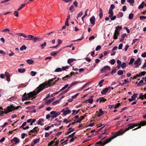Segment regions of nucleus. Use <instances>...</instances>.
<instances>
[{"label":"nucleus","mask_w":146,"mask_h":146,"mask_svg":"<svg viewBox=\"0 0 146 146\" xmlns=\"http://www.w3.org/2000/svg\"><path fill=\"white\" fill-rule=\"evenodd\" d=\"M100 102H105L107 100L106 99L104 98L103 97L100 98Z\"/></svg>","instance_id":"obj_29"},{"label":"nucleus","mask_w":146,"mask_h":146,"mask_svg":"<svg viewBox=\"0 0 146 146\" xmlns=\"http://www.w3.org/2000/svg\"><path fill=\"white\" fill-rule=\"evenodd\" d=\"M123 46V44H121V43L120 44L119 46V47L118 48V49H121L122 48Z\"/></svg>","instance_id":"obj_60"},{"label":"nucleus","mask_w":146,"mask_h":146,"mask_svg":"<svg viewBox=\"0 0 146 146\" xmlns=\"http://www.w3.org/2000/svg\"><path fill=\"white\" fill-rule=\"evenodd\" d=\"M54 142V141H51L48 144V146H50L53 144Z\"/></svg>","instance_id":"obj_50"},{"label":"nucleus","mask_w":146,"mask_h":146,"mask_svg":"<svg viewBox=\"0 0 146 146\" xmlns=\"http://www.w3.org/2000/svg\"><path fill=\"white\" fill-rule=\"evenodd\" d=\"M69 86L68 84H66L60 90V91H62L63 90H64L67 87H68Z\"/></svg>","instance_id":"obj_39"},{"label":"nucleus","mask_w":146,"mask_h":146,"mask_svg":"<svg viewBox=\"0 0 146 146\" xmlns=\"http://www.w3.org/2000/svg\"><path fill=\"white\" fill-rule=\"evenodd\" d=\"M27 124V122H25L23 123L22 124V125L20 126V128H22L23 127L25 126Z\"/></svg>","instance_id":"obj_57"},{"label":"nucleus","mask_w":146,"mask_h":146,"mask_svg":"<svg viewBox=\"0 0 146 146\" xmlns=\"http://www.w3.org/2000/svg\"><path fill=\"white\" fill-rule=\"evenodd\" d=\"M127 1L131 4H133L135 2L134 0H127Z\"/></svg>","instance_id":"obj_47"},{"label":"nucleus","mask_w":146,"mask_h":146,"mask_svg":"<svg viewBox=\"0 0 146 146\" xmlns=\"http://www.w3.org/2000/svg\"><path fill=\"white\" fill-rule=\"evenodd\" d=\"M99 111L100 112L99 113L98 115H97V116L98 117H99L102 116L104 114V112L102 111V110L101 108L99 109Z\"/></svg>","instance_id":"obj_16"},{"label":"nucleus","mask_w":146,"mask_h":146,"mask_svg":"<svg viewBox=\"0 0 146 146\" xmlns=\"http://www.w3.org/2000/svg\"><path fill=\"white\" fill-rule=\"evenodd\" d=\"M140 58H139L135 61L134 64L137 66L136 68L138 67L139 66L141 65V63H140Z\"/></svg>","instance_id":"obj_10"},{"label":"nucleus","mask_w":146,"mask_h":146,"mask_svg":"<svg viewBox=\"0 0 146 146\" xmlns=\"http://www.w3.org/2000/svg\"><path fill=\"white\" fill-rule=\"evenodd\" d=\"M39 129L37 127H35L33 129L30 130L29 132V135H30L31 133H34L35 132H37L39 131Z\"/></svg>","instance_id":"obj_8"},{"label":"nucleus","mask_w":146,"mask_h":146,"mask_svg":"<svg viewBox=\"0 0 146 146\" xmlns=\"http://www.w3.org/2000/svg\"><path fill=\"white\" fill-rule=\"evenodd\" d=\"M112 137L110 138H109L107 139H106L104 141V143H103V142L102 141L103 140V139L104 138H103L102 139L100 140V141H98L97 142H96L95 144V145H102V146H103L105 144L108 143H106V141H107V140L110 138H111Z\"/></svg>","instance_id":"obj_6"},{"label":"nucleus","mask_w":146,"mask_h":146,"mask_svg":"<svg viewBox=\"0 0 146 146\" xmlns=\"http://www.w3.org/2000/svg\"><path fill=\"white\" fill-rule=\"evenodd\" d=\"M5 75L7 77V80L8 81H10V75L9 73L6 72L5 73Z\"/></svg>","instance_id":"obj_18"},{"label":"nucleus","mask_w":146,"mask_h":146,"mask_svg":"<svg viewBox=\"0 0 146 146\" xmlns=\"http://www.w3.org/2000/svg\"><path fill=\"white\" fill-rule=\"evenodd\" d=\"M69 67V66H62V70H66L68 69Z\"/></svg>","instance_id":"obj_36"},{"label":"nucleus","mask_w":146,"mask_h":146,"mask_svg":"<svg viewBox=\"0 0 146 146\" xmlns=\"http://www.w3.org/2000/svg\"><path fill=\"white\" fill-rule=\"evenodd\" d=\"M27 47L25 45H23L20 48V50L21 51H23L24 50H25L26 49Z\"/></svg>","instance_id":"obj_32"},{"label":"nucleus","mask_w":146,"mask_h":146,"mask_svg":"<svg viewBox=\"0 0 146 146\" xmlns=\"http://www.w3.org/2000/svg\"><path fill=\"white\" fill-rule=\"evenodd\" d=\"M10 112V111H9V109H7V108L6 109L4 110V111H2L0 110V116H3V113L6 114H7Z\"/></svg>","instance_id":"obj_9"},{"label":"nucleus","mask_w":146,"mask_h":146,"mask_svg":"<svg viewBox=\"0 0 146 146\" xmlns=\"http://www.w3.org/2000/svg\"><path fill=\"white\" fill-rule=\"evenodd\" d=\"M101 48V46L100 45L98 46L96 48V50L97 51L100 49Z\"/></svg>","instance_id":"obj_53"},{"label":"nucleus","mask_w":146,"mask_h":146,"mask_svg":"<svg viewBox=\"0 0 146 146\" xmlns=\"http://www.w3.org/2000/svg\"><path fill=\"white\" fill-rule=\"evenodd\" d=\"M133 14L132 13H130L129 14V19L130 20L132 19L133 17Z\"/></svg>","instance_id":"obj_43"},{"label":"nucleus","mask_w":146,"mask_h":146,"mask_svg":"<svg viewBox=\"0 0 146 146\" xmlns=\"http://www.w3.org/2000/svg\"><path fill=\"white\" fill-rule=\"evenodd\" d=\"M95 17L94 16H92V17H91L90 18V19L91 23L93 25H94L95 24Z\"/></svg>","instance_id":"obj_13"},{"label":"nucleus","mask_w":146,"mask_h":146,"mask_svg":"<svg viewBox=\"0 0 146 146\" xmlns=\"http://www.w3.org/2000/svg\"><path fill=\"white\" fill-rule=\"evenodd\" d=\"M60 101V100H57L56 101H54L52 103V105H55L56 104L59 103Z\"/></svg>","instance_id":"obj_34"},{"label":"nucleus","mask_w":146,"mask_h":146,"mask_svg":"<svg viewBox=\"0 0 146 146\" xmlns=\"http://www.w3.org/2000/svg\"><path fill=\"white\" fill-rule=\"evenodd\" d=\"M139 77V76H138V74H137L135 76L133 77H131L130 78L133 79H136L137 77Z\"/></svg>","instance_id":"obj_59"},{"label":"nucleus","mask_w":146,"mask_h":146,"mask_svg":"<svg viewBox=\"0 0 146 146\" xmlns=\"http://www.w3.org/2000/svg\"><path fill=\"white\" fill-rule=\"evenodd\" d=\"M29 64H32L34 62V61L32 59H28L26 61Z\"/></svg>","instance_id":"obj_28"},{"label":"nucleus","mask_w":146,"mask_h":146,"mask_svg":"<svg viewBox=\"0 0 146 146\" xmlns=\"http://www.w3.org/2000/svg\"><path fill=\"white\" fill-rule=\"evenodd\" d=\"M138 94H134L132 96H131V98H129L128 99L129 101L130 102H131L137 98V95Z\"/></svg>","instance_id":"obj_12"},{"label":"nucleus","mask_w":146,"mask_h":146,"mask_svg":"<svg viewBox=\"0 0 146 146\" xmlns=\"http://www.w3.org/2000/svg\"><path fill=\"white\" fill-rule=\"evenodd\" d=\"M115 61L114 59H112L110 61V63L111 65H113L115 63Z\"/></svg>","instance_id":"obj_45"},{"label":"nucleus","mask_w":146,"mask_h":146,"mask_svg":"<svg viewBox=\"0 0 146 146\" xmlns=\"http://www.w3.org/2000/svg\"><path fill=\"white\" fill-rule=\"evenodd\" d=\"M119 32H116V30H115L113 35V38L115 39H116L117 38L118 36L119 35Z\"/></svg>","instance_id":"obj_14"},{"label":"nucleus","mask_w":146,"mask_h":146,"mask_svg":"<svg viewBox=\"0 0 146 146\" xmlns=\"http://www.w3.org/2000/svg\"><path fill=\"white\" fill-rule=\"evenodd\" d=\"M121 105L120 103H119L117 104H116L115 105V106H114V109H116L117 108H118L119 106Z\"/></svg>","instance_id":"obj_46"},{"label":"nucleus","mask_w":146,"mask_h":146,"mask_svg":"<svg viewBox=\"0 0 146 146\" xmlns=\"http://www.w3.org/2000/svg\"><path fill=\"white\" fill-rule=\"evenodd\" d=\"M122 27H121L118 26L115 28V30H116V32H119L121 29H122Z\"/></svg>","instance_id":"obj_27"},{"label":"nucleus","mask_w":146,"mask_h":146,"mask_svg":"<svg viewBox=\"0 0 146 146\" xmlns=\"http://www.w3.org/2000/svg\"><path fill=\"white\" fill-rule=\"evenodd\" d=\"M83 13L82 11H81L80 13L78 14L77 17V19H78V18L79 17H80L82 15Z\"/></svg>","instance_id":"obj_55"},{"label":"nucleus","mask_w":146,"mask_h":146,"mask_svg":"<svg viewBox=\"0 0 146 146\" xmlns=\"http://www.w3.org/2000/svg\"><path fill=\"white\" fill-rule=\"evenodd\" d=\"M141 56L144 58L146 57V52H144L141 54Z\"/></svg>","instance_id":"obj_64"},{"label":"nucleus","mask_w":146,"mask_h":146,"mask_svg":"<svg viewBox=\"0 0 146 146\" xmlns=\"http://www.w3.org/2000/svg\"><path fill=\"white\" fill-rule=\"evenodd\" d=\"M145 4V3L144 1L142 2L141 3L139 6L138 9H141L143 8Z\"/></svg>","instance_id":"obj_26"},{"label":"nucleus","mask_w":146,"mask_h":146,"mask_svg":"<svg viewBox=\"0 0 146 146\" xmlns=\"http://www.w3.org/2000/svg\"><path fill=\"white\" fill-rule=\"evenodd\" d=\"M62 71V69L60 68H56L54 71L55 72H61Z\"/></svg>","instance_id":"obj_42"},{"label":"nucleus","mask_w":146,"mask_h":146,"mask_svg":"<svg viewBox=\"0 0 146 146\" xmlns=\"http://www.w3.org/2000/svg\"><path fill=\"white\" fill-rule=\"evenodd\" d=\"M42 40V38H39L38 36L34 37L33 38V40L34 42L40 41Z\"/></svg>","instance_id":"obj_11"},{"label":"nucleus","mask_w":146,"mask_h":146,"mask_svg":"<svg viewBox=\"0 0 146 146\" xmlns=\"http://www.w3.org/2000/svg\"><path fill=\"white\" fill-rule=\"evenodd\" d=\"M134 61V58H132L131 59L129 62V65L132 64Z\"/></svg>","instance_id":"obj_41"},{"label":"nucleus","mask_w":146,"mask_h":146,"mask_svg":"<svg viewBox=\"0 0 146 146\" xmlns=\"http://www.w3.org/2000/svg\"><path fill=\"white\" fill-rule=\"evenodd\" d=\"M70 77H71V76H69V75H66L65 76L62 77V79L64 80V78L68 79L70 78Z\"/></svg>","instance_id":"obj_49"},{"label":"nucleus","mask_w":146,"mask_h":146,"mask_svg":"<svg viewBox=\"0 0 146 146\" xmlns=\"http://www.w3.org/2000/svg\"><path fill=\"white\" fill-rule=\"evenodd\" d=\"M46 45V42H44V43L40 44L41 49H42L44 48Z\"/></svg>","instance_id":"obj_30"},{"label":"nucleus","mask_w":146,"mask_h":146,"mask_svg":"<svg viewBox=\"0 0 146 146\" xmlns=\"http://www.w3.org/2000/svg\"><path fill=\"white\" fill-rule=\"evenodd\" d=\"M121 66L123 69H124L126 66V64L125 62H123L121 65Z\"/></svg>","instance_id":"obj_40"},{"label":"nucleus","mask_w":146,"mask_h":146,"mask_svg":"<svg viewBox=\"0 0 146 146\" xmlns=\"http://www.w3.org/2000/svg\"><path fill=\"white\" fill-rule=\"evenodd\" d=\"M61 113L60 111H53L50 113V114L51 115V118L52 120L54 118H55L59 115Z\"/></svg>","instance_id":"obj_4"},{"label":"nucleus","mask_w":146,"mask_h":146,"mask_svg":"<svg viewBox=\"0 0 146 146\" xmlns=\"http://www.w3.org/2000/svg\"><path fill=\"white\" fill-rule=\"evenodd\" d=\"M51 102L49 101V100H46L45 101V104L46 105H49L50 104Z\"/></svg>","instance_id":"obj_61"},{"label":"nucleus","mask_w":146,"mask_h":146,"mask_svg":"<svg viewBox=\"0 0 146 146\" xmlns=\"http://www.w3.org/2000/svg\"><path fill=\"white\" fill-rule=\"evenodd\" d=\"M69 91V90H68V89H66L65 91H63L60 94V95H61L64 94H65V93H66L68 91Z\"/></svg>","instance_id":"obj_48"},{"label":"nucleus","mask_w":146,"mask_h":146,"mask_svg":"<svg viewBox=\"0 0 146 146\" xmlns=\"http://www.w3.org/2000/svg\"><path fill=\"white\" fill-rule=\"evenodd\" d=\"M87 100L88 102L90 104H92L93 103V99L92 98L88 99Z\"/></svg>","instance_id":"obj_51"},{"label":"nucleus","mask_w":146,"mask_h":146,"mask_svg":"<svg viewBox=\"0 0 146 146\" xmlns=\"http://www.w3.org/2000/svg\"><path fill=\"white\" fill-rule=\"evenodd\" d=\"M79 59H76L73 58H70L68 59L67 61V62L68 64H70L71 62H73L74 61H76L77 60H79Z\"/></svg>","instance_id":"obj_20"},{"label":"nucleus","mask_w":146,"mask_h":146,"mask_svg":"<svg viewBox=\"0 0 146 146\" xmlns=\"http://www.w3.org/2000/svg\"><path fill=\"white\" fill-rule=\"evenodd\" d=\"M124 29L126 30L127 33H129L130 32V31L129 29H128L127 27H124Z\"/></svg>","instance_id":"obj_58"},{"label":"nucleus","mask_w":146,"mask_h":146,"mask_svg":"<svg viewBox=\"0 0 146 146\" xmlns=\"http://www.w3.org/2000/svg\"><path fill=\"white\" fill-rule=\"evenodd\" d=\"M40 140V138H38L37 139H35L34 140V144H35L38 143L39 141Z\"/></svg>","instance_id":"obj_33"},{"label":"nucleus","mask_w":146,"mask_h":146,"mask_svg":"<svg viewBox=\"0 0 146 146\" xmlns=\"http://www.w3.org/2000/svg\"><path fill=\"white\" fill-rule=\"evenodd\" d=\"M9 29L6 28L2 31V32H9Z\"/></svg>","instance_id":"obj_52"},{"label":"nucleus","mask_w":146,"mask_h":146,"mask_svg":"<svg viewBox=\"0 0 146 146\" xmlns=\"http://www.w3.org/2000/svg\"><path fill=\"white\" fill-rule=\"evenodd\" d=\"M36 74V72L34 71H31L30 72V74L33 76H35Z\"/></svg>","instance_id":"obj_38"},{"label":"nucleus","mask_w":146,"mask_h":146,"mask_svg":"<svg viewBox=\"0 0 146 146\" xmlns=\"http://www.w3.org/2000/svg\"><path fill=\"white\" fill-rule=\"evenodd\" d=\"M27 37L28 38L26 39L27 40H33V38H34V36L31 35H29L27 36Z\"/></svg>","instance_id":"obj_21"},{"label":"nucleus","mask_w":146,"mask_h":146,"mask_svg":"<svg viewBox=\"0 0 146 146\" xmlns=\"http://www.w3.org/2000/svg\"><path fill=\"white\" fill-rule=\"evenodd\" d=\"M111 70L110 67L108 66H104L103 68L100 71L102 73H103L104 72H106V70Z\"/></svg>","instance_id":"obj_7"},{"label":"nucleus","mask_w":146,"mask_h":146,"mask_svg":"<svg viewBox=\"0 0 146 146\" xmlns=\"http://www.w3.org/2000/svg\"><path fill=\"white\" fill-rule=\"evenodd\" d=\"M26 70L25 68H19L18 69V71L20 73H23Z\"/></svg>","instance_id":"obj_25"},{"label":"nucleus","mask_w":146,"mask_h":146,"mask_svg":"<svg viewBox=\"0 0 146 146\" xmlns=\"http://www.w3.org/2000/svg\"><path fill=\"white\" fill-rule=\"evenodd\" d=\"M108 13L109 15H113V11L111 9H109L108 12Z\"/></svg>","instance_id":"obj_54"},{"label":"nucleus","mask_w":146,"mask_h":146,"mask_svg":"<svg viewBox=\"0 0 146 146\" xmlns=\"http://www.w3.org/2000/svg\"><path fill=\"white\" fill-rule=\"evenodd\" d=\"M146 74V72L145 71L142 72H141L139 73V74H138V76H139V77L140 76L141 77L142 76H144V75L145 74Z\"/></svg>","instance_id":"obj_31"},{"label":"nucleus","mask_w":146,"mask_h":146,"mask_svg":"<svg viewBox=\"0 0 146 146\" xmlns=\"http://www.w3.org/2000/svg\"><path fill=\"white\" fill-rule=\"evenodd\" d=\"M108 90V87L105 88L101 92V94H105L107 92Z\"/></svg>","instance_id":"obj_19"},{"label":"nucleus","mask_w":146,"mask_h":146,"mask_svg":"<svg viewBox=\"0 0 146 146\" xmlns=\"http://www.w3.org/2000/svg\"><path fill=\"white\" fill-rule=\"evenodd\" d=\"M119 17H121L123 16V14L122 12H119Z\"/></svg>","instance_id":"obj_63"},{"label":"nucleus","mask_w":146,"mask_h":146,"mask_svg":"<svg viewBox=\"0 0 146 146\" xmlns=\"http://www.w3.org/2000/svg\"><path fill=\"white\" fill-rule=\"evenodd\" d=\"M133 127L134 128L135 127L138 126L137 127L133 129V131L136 130L137 129L141 128V126H143L146 125V121H141L139 123H133Z\"/></svg>","instance_id":"obj_3"},{"label":"nucleus","mask_w":146,"mask_h":146,"mask_svg":"<svg viewBox=\"0 0 146 146\" xmlns=\"http://www.w3.org/2000/svg\"><path fill=\"white\" fill-rule=\"evenodd\" d=\"M26 135V134L25 133H23L21 134V138L22 139H24L25 137V135Z\"/></svg>","instance_id":"obj_62"},{"label":"nucleus","mask_w":146,"mask_h":146,"mask_svg":"<svg viewBox=\"0 0 146 146\" xmlns=\"http://www.w3.org/2000/svg\"><path fill=\"white\" fill-rule=\"evenodd\" d=\"M127 126L128 127L124 129L123 131H121V130H120L119 131L116 132L115 134L111 138L108 139L107 140L106 143H109L111 141L112 139L116 137L117 136L122 135L126 131L129 130V129H133L134 128L133 127V123H132L127 124Z\"/></svg>","instance_id":"obj_2"},{"label":"nucleus","mask_w":146,"mask_h":146,"mask_svg":"<svg viewBox=\"0 0 146 146\" xmlns=\"http://www.w3.org/2000/svg\"><path fill=\"white\" fill-rule=\"evenodd\" d=\"M79 93L76 94L75 95H74L72 97V98L73 99L75 98L79 95Z\"/></svg>","instance_id":"obj_56"},{"label":"nucleus","mask_w":146,"mask_h":146,"mask_svg":"<svg viewBox=\"0 0 146 146\" xmlns=\"http://www.w3.org/2000/svg\"><path fill=\"white\" fill-rule=\"evenodd\" d=\"M99 17L101 19L103 17V12L102 9L101 8L99 9Z\"/></svg>","instance_id":"obj_24"},{"label":"nucleus","mask_w":146,"mask_h":146,"mask_svg":"<svg viewBox=\"0 0 146 146\" xmlns=\"http://www.w3.org/2000/svg\"><path fill=\"white\" fill-rule=\"evenodd\" d=\"M25 6V4L23 3L21 4L19 8L17 10L18 11H20L21 9L22 8Z\"/></svg>","instance_id":"obj_44"},{"label":"nucleus","mask_w":146,"mask_h":146,"mask_svg":"<svg viewBox=\"0 0 146 146\" xmlns=\"http://www.w3.org/2000/svg\"><path fill=\"white\" fill-rule=\"evenodd\" d=\"M12 141H13L15 143H17L19 142V140L18 138L15 137L13 139Z\"/></svg>","instance_id":"obj_22"},{"label":"nucleus","mask_w":146,"mask_h":146,"mask_svg":"<svg viewBox=\"0 0 146 146\" xmlns=\"http://www.w3.org/2000/svg\"><path fill=\"white\" fill-rule=\"evenodd\" d=\"M20 107V106H18L15 107L13 105H10L7 107V109H9V111H10V112H11L16 109H18Z\"/></svg>","instance_id":"obj_5"},{"label":"nucleus","mask_w":146,"mask_h":146,"mask_svg":"<svg viewBox=\"0 0 146 146\" xmlns=\"http://www.w3.org/2000/svg\"><path fill=\"white\" fill-rule=\"evenodd\" d=\"M76 133L75 132H73L71 134L69 135L67 137V138L68 139L71 137H73Z\"/></svg>","instance_id":"obj_35"},{"label":"nucleus","mask_w":146,"mask_h":146,"mask_svg":"<svg viewBox=\"0 0 146 146\" xmlns=\"http://www.w3.org/2000/svg\"><path fill=\"white\" fill-rule=\"evenodd\" d=\"M71 113V110L70 109H68L65 110L63 114L64 115H66L67 114H70Z\"/></svg>","instance_id":"obj_17"},{"label":"nucleus","mask_w":146,"mask_h":146,"mask_svg":"<svg viewBox=\"0 0 146 146\" xmlns=\"http://www.w3.org/2000/svg\"><path fill=\"white\" fill-rule=\"evenodd\" d=\"M54 80V79L52 78L49 80L48 82H45L40 84L39 86L37 87L35 90V91L33 92H30L29 94H26L25 93L22 97V100H32L36 97V96L40 92L44 90L45 88H47L50 86V82H53ZM52 83H50L52 84Z\"/></svg>","instance_id":"obj_1"},{"label":"nucleus","mask_w":146,"mask_h":146,"mask_svg":"<svg viewBox=\"0 0 146 146\" xmlns=\"http://www.w3.org/2000/svg\"><path fill=\"white\" fill-rule=\"evenodd\" d=\"M17 97L16 96H12L11 98L7 99V100L8 101H11L12 100H15L17 99Z\"/></svg>","instance_id":"obj_23"},{"label":"nucleus","mask_w":146,"mask_h":146,"mask_svg":"<svg viewBox=\"0 0 146 146\" xmlns=\"http://www.w3.org/2000/svg\"><path fill=\"white\" fill-rule=\"evenodd\" d=\"M62 49H60L56 52H52L50 53V55L53 56H54L58 53Z\"/></svg>","instance_id":"obj_15"},{"label":"nucleus","mask_w":146,"mask_h":146,"mask_svg":"<svg viewBox=\"0 0 146 146\" xmlns=\"http://www.w3.org/2000/svg\"><path fill=\"white\" fill-rule=\"evenodd\" d=\"M117 74L119 75H121L123 74V71L121 70H119L117 72Z\"/></svg>","instance_id":"obj_37"}]
</instances>
